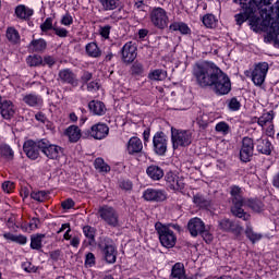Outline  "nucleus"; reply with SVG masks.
<instances>
[{
    "label": "nucleus",
    "mask_w": 279,
    "mask_h": 279,
    "mask_svg": "<svg viewBox=\"0 0 279 279\" xmlns=\"http://www.w3.org/2000/svg\"><path fill=\"white\" fill-rule=\"evenodd\" d=\"M196 122L199 125V128H202L203 130H206V128H208V116H205V114L198 116L196 119Z\"/></svg>",
    "instance_id": "obj_56"
},
{
    "label": "nucleus",
    "mask_w": 279,
    "mask_h": 279,
    "mask_svg": "<svg viewBox=\"0 0 279 279\" xmlns=\"http://www.w3.org/2000/svg\"><path fill=\"white\" fill-rule=\"evenodd\" d=\"M45 234L39 233L35 234L31 238V248L32 250H43V239H45Z\"/></svg>",
    "instance_id": "obj_40"
},
{
    "label": "nucleus",
    "mask_w": 279,
    "mask_h": 279,
    "mask_svg": "<svg viewBox=\"0 0 279 279\" xmlns=\"http://www.w3.org/2000/svg\"><path fill=\"white\" fill-rule=\"evenodd\" d=\"M245 234H246L247 239H250V241L253 243H256V242L260 241V239H263V235L254 232L252 227L246 228Z\"/></svg>",
    "instance_id": "obj_48"
},
{
    "label": "nucleus",
    "mask_w": 279,
    "mask_h": 279,
    "mask_svg": "<svg viewBox=\"0 0 279 279\" xmlns=\"http://www.w3.org/2000/svg\"><path fill=\"white\" fill-rule=\"evenodd\" d=\"M143 151V141L141 138L133 136L126 143V153L129 156H136Z\"/></svg>",
    "instance_id": "obj_21"
},
{
    "label": "nucleus",
    "mask_w": 279,
    "mask_h": 279,
    "mask_svg": "<svg viewBox=\"0 0 279 279\" xmlns=\"http://www.w3.org/2000/svg\"><path fill=\"white\" fill-rule=\"evenodd\" d=\"M60 23L65 27H71V25H73V16L71 15V13L68 12L62 15Z\"/></svg>",
    "instance_id": "obj_54"
},
{
    "label": "nucleus",
    "mask_w": 279,
    "mask_h": 279,
    "mask_svg": "<svg viewBox=\"0 0 279 279\" xmlns=\"http://www.w3.org/2000/svg\"><path fill=\"white\" fill-rule=\"evenodd\" d=\"M22 269L27 274H36L38 271V267H36L32 262L22 263Z\"/></svg>",
    "instance_id": "obj_53"
},
{
    "label": "nucleus",
    "mask_w": 279,
    "mask_h": 279,
    "mask_svg": "<svg viewBox=\"0 0 279 279\" xmlns=\"http://www.w3.org/2000/svg\"><path fill=\"white\" fill-rule=\"evenodd\" d=\"M15 15L17 19H21V21H29L32 16H34V9L25 4H20L15 8Z\"/></svg>",
    "instance_id": "obj_26"
},
{
    "label": "nucleus",
    "mask_w": 279,
    "mask_h": 279,
    "mask_svg": "<svg viewBox=\"0 0 279 279\" xmlns=\"http://www.w3.org/2000/svg\"><path fill=\"white\" fill-rule=\"evenodd\" d=\"M233 3H239L244 10L243 13L235 15L238 25H243L245 21H251L253 14H257L260 8L269 5V0H233Z\"/></svg>",
    "instance_id": "obj_3"
},
{
    "label": "nucleus",
    "mask_w": 279,
    "mask_h": 279,
    "mask_svg": "<svg viewBox=\"0 0 279 279\" xmlns=\"http://www.w3.org/2000/svg\"><path fill=\"white\" fill-rule=\"evenodd\" d=\"M23 149L29 160H38L40 151H43V140H27L23 145Z\"/></svg>",
    "instance_id": "obj_13"
},
{
    "label": "nucleus",
    "mask_w": 279,
    "mask_h": 279,
    "mask_svg": "<svg viewBox=\"0 0 279 279\" xmlns=\"http://www.w3.org/2000/svg\"><path fill=\"white\" fill-rule=\"evenodd\" d=\"M89 111L96 117H104L106 114V105L99 100H92L88 104Z\"/></svg>",
    "instance_id": "obj_29"
},
{
    "label": "nucleus",
    "mask_w": 279,
    "mask_h": 279,
    "mask_svg": "<svg viewBox=\"0 0 279 279\" xmlns=\"http://www.w3.org/2000/svg\"><path fill=\"white\" fill-rule=\"evenodd\" d=\"M26 62L28 66H40V64H43V57L38 54H33L27 57Z\"/></svg>",
    "instance_id": "obj_49"
},
{
    "label": "nucleus",
    "mask_w": 279,
    "mask_h": 279,
    "mask_svg": "<svg viewBox=\"0 0 279 279\" xmlns=\"http://www.w3.org/2000/svg\"><path fill=\"white\" fill-rule=\"evenodd\" d=\"M168 197L167 191L162 189L148 187L143 192V199L145 202L160 203L166 202Z\"/></svg>",
    "instance_id": "obj_14"
},
{
    "label": "nucleus",
    "mask_w": 279,
    "mask_h": 279,
    "mask_svg": "<svg viewBox=\"0 0 279 279\" xmlns=\"http://www.w3.org/2000/svg\"><path fill=\"white\" fill-rule=\"evenodd\" d=\"M246 205L252 208L254 213H263L265 210V204L258 199H248Z\"/></svg>",
    "instance_id": "obj_43"
},
{
    "label": "nucleus",
    "mask_w": 279,
    "mask_h": 279,
    "mask_svg": "<svg viewBox=\"0 0 279 279\" xmlns=\"http://www.w3.org/2000/svg\"><path fill=\"white\" fill-rule=\"evenodd\" d=\"M28 49H31L35 53H43L47 49V40L44 38L33 39L29 43Z\"/></svg>",
    "instance_id": "obj_31"
},
{
    "label": "nucleus",
    "mask_w": 279,
    "mask_h": 279,
    "mask_svg": "<svg viewBox=\"0 0 279 279\" xmlns=\"http://www.w3.org/2000/svg\"><path fill=\"white\" fill-rule=\"evenodd\" d=\"M169 29L171 32H180L183 36H189V34H191V27L184 22H173L170 24Z\"/></svg>",
    "instance_id": "obj_32"
},
{
    "label": "nucleus",
    "mask_w": 279,
    "mask_h": 279,
    "mask_svg": "<svg viewBox=\"0 0 279 279\" xmlns=\"http://www.w3.org/2000/svg\"><path fill=\"white\" fill-rule=\"evenodd\" d=\"M0 155L2 158H5V160H12L14 158V150H12V147L9 145H2L0 146Z\"/></svg>",
    "instance_id": "obj_46"
},
{
    "label": "nucleus",
    "mask_w": 279,
    "mask_h": 279,
    "mask_svg": "<svg viewBox=\"0 0 279 279\" xmlns=\"http://www.w3.org/2000/svg\"><path fill=\"white\" fill-rule=\"evenodd\" d=\"M272 16H275L277 21L271 23V29L268 34L272 40L279 43V0L276 2L275 7H272Z\"/></svg>",
    "instance_id": "obj_20"
},
{
    "label": "nucleus",
    "mask_w": 279,
    "mask_h": 279,
    "mask_svg": "<svg viewBox=\"0 0 279 279\" xmlns=\"http://www.w3.org/2000/svg\"><path fill=\"white\" fill-rule=\"evenodd\" d=\"M40 29L41 32H49V29H53V19L47 17L40 25Z\"/></svg>",
    "instance_id": "obj_55"
},
{
    "label": "nucleus",
    "mask_w": 279,
    "mask_h": 279,
    "mask_svg": "<svg viewBox=\"0 0 279 279\" xmlns=\"http://www.w3.org/2000/svg\"><path fill=\"white\" fill-rule=\"evenodd\" d=\"M192 73L199 88H209L218 96L228 95L232 90L230 76L213 62L196 63Z\"/></svg>",
    "instance_id": "obj_1"
},
{
    "label": "nucleus",
    "mask_w": 279,
    "mask_h": 279,
    "mask_svg": "<svg viewBox=\"0 0 279 279\" xmlns=\"http://www.w3.org/2000/svg\"><path fill=\"white\" fill-rule=\"evenodd\" d=\"M205 228L206 223H204L202 219L197 217L190 219L187 222V230L191 236L194 238L199 236L201 232H203Z\"/></svg>",
    "instance_id": "obj_19"
},
{
    "label": "nucleus",
    "mask_w": 279,
    "mask_h": 279,
    "mask_svg": "<svg viewBox=\"0 0 279 279\" xmlns=\"http://www.w3.org/2000/svg\"><path fill=\"white\" fill-rule=\"evenodd\" d=\"M23 101L31 108H40L43 106V97L36 94H27L23 96Z\"/></svg>",
    "instance_id": "obj_28"
},
{
    "label": "nucleus",
    "mask_w": 279,
    "mask_h": 279,
    "mask_svg": "<svg viewBox=\"0 0 279 279\" xmlns=\"http://www.w3.org/2000/svg\"><path fill=\"white\" fill-rule=\"evenodd\" d=\"M278 20L271 19L270 14H266V19L259 17L256 13H253L250 20V24L253 32H266L269 34L271 29V24L276 23Z\"/></svg>",
    "instance_id": "obj_9"
},
{
    "label": "nucleus",
    "mask_w": 279,
    "mask_h": 279,
    "mask_svg": "<svg viewBox=\"0 0 279 279\" xmlns=\"http://www.w3.org/2000/svg\"><path fill=\"white\" fill-rule=\"evenodd\" d=\"M252 156H254V140L251 137H244L240 149V160L242 162H250V160H252Z\"/></svg>",
    "instance_id": "obj_16"
},
{
    "label": "nucleus",
    "mask_w": 279,
    "mask_h": 279,
    "mask_svg": "<svg viewBox=\"0 0 279 279\" xmlns=\"http://www.w3.org/2000/svg\"><path fill=\"white\" fill-rule=\"evenodd\" d=\"M0 113L1 117H3L7 120H10L16 113V108L14 107V104L11 100L4 99L2 106L0 107Z\"/></svg>",
    "instance_id": "obj_24"
},
{
    "label": "nucleus",
    "mask_w": 279,
    "mask_h": 279,
    "mask_svg": "<svg viewBox=\"0 0 279 279\" xmlns=\"http://www.w3.org/2000/svg\"><path fill=\"white\" fill-rule=\"evenodd\" d=\"M202 22H203V25L207 27V29H215V27H217V23H219V21L217 20V16L210 13L204 15L202 19Z\"/></svg>",
    "instance_id": "obj_33"
},
{
    "label": "nucleus",
    "mask_w": 279,
    "mask_h": 279,
    "mask_svg": "<svg viewBox=\"0 0 279 279\" xmlns=\"http://www.w3.org/2000/svg\"><path fill=\"white\" fill-rule=\"evenodd\" d=\"M100 219L110 228H119V211L114 207L105 205L98 209Z\"/></svg>",
    "instance_id": "obj_7"
},
{
    "label": "nucleus",
    "mask_w": 279,
    "mask_h": 279,
    "mask_svg": "<svg viewBox=\"0 0 279 279\" xmlns=\"http://www.w3.org/2000/svg\"><path fill=\"white\" fill-rule=\"evenodd\" d=\"M96 258L95 254L87 253L85 255V267H95Z\"/></svg>",
    "instance_id": "obj_57"
},
{
    "label": "nucleus",
    "mask_w": 279,
    "mask_h": 279,
    "mask_svg": "<svg viewBox=\"0 0 279 279\" xmlns=\"http://www.w3.org/2000/svg\"><path fill=\"white\" fill-rule=\"evenodd\" d=\"M255 145L259 154H264L265 156H271L274 145L269 142L268 138H258Z\"/></svg>",
    "instance_id": "obj_25"
},
{
    "label": "nucleus",
    "mask_w": 279,
    "mask_h": 279,
    "mask_svg": "<svg viewBox=\"0 0 279 279\" xmlns=\"http://www.w3.org/2000/svg\"><path fill=\"white\" fill-rule=\"evenodd\" d=\"M93 80V73L85 71L81 76V82L84 85L88 84Z\"/></svg>",
    "instance_id": "obj_61"
},
{
    "label": "nucleus",
    "mask_w": 279,
    "mask_h": 279,
    "mask_svg": "<svg viewBox=\"0 0 279 279\" xmlns=\"http://www.w3.org/2000/svg\"><path fill=\"white\" fill-rule=\"evenodd\" d=\"M155 230L162 247L171 250V247H175V243H178V235L173 230L180 232L182 227H180L178 223L163 225L162 222H156Z\"/></svg>",
    "instance_id": "obj_2"
},
{
    "label": "nucleus",
    "mask_w": 279,
    "mask_h": 279,
    "mask_svg": "<svg viewBox=\"0 0 279 279\" xmlns=\"http://www.w3.org/2000/svg\"><path fill=\"white\" fill-rule=\"evenodd\" d=\"M148 80H153L154 82H162L167 80V71L165 70H154L148 74Z\"/></svg>",
    "instance_id": "obj_37"
},
{
    "label": "nucleus",
    "mask_w": 279,
    "mask_h": 279,
    "mask_svg": "<svg viewBox=\"0 0 279 279\" xmlns=\"http://www.w3.org/2000/svg\"><path fill=\"white\" fill-rule=\"evenodd\" d=\"M216 132L223 134V136L230 134V124L226 121L218 122L215 126Z\"/></svg>",
    "instance_id": "obj_47"
},
{
    "label": "nucleus",
    "mask_w": 279,
    "mask_h": 279,
    "mask_svg": "<svg viewBox=\"0 0 279 279\" xmlns=\"http://www.w3.org/2000/svg\"><path fill=\"white\" fill-rule=\"evenodd\" d=\"M146 173L148 178H150V180H154V181L162 180V178H165V170H162V168L156 165L149 166L146 169Z\"/></svg>",
    "instance_id": "obj_30"
},
{
    "label": "nucleus",
    "mask_w": 279,
    "mask_h": 279,
    "mask_svg": "<svg viewBox=\"0 0 279 279\" xmlns=\"http://www.w3.org/2000/svg\"><path fill=\"white\" fill-rule=\"evenodd\" d=\"M98 247L102 252L106 263L109 265H114V263H117L118 252L113 239L109 236L101 238Z\"/></svg>",
    "instance_id": "obj_4"
},
{
    "label": "nucleus",
    "mask_w": 279,
    "mask_h": 279,
    "mask_svg": "<svg viewBox=\"0 0 279 279\" xmlns=\"http://www.w3.org/2000/svg\"><path fill=\"white\" fill-rule=\"evenodd\" d=\"M2 191L4 193H12V191H14V182H12V181H4L2 183Z\"/></svg>",
    "instance_id": "obj_60"
},
{
    "label": "nucleus",
    "mask_w": 279,
    "mask_h": 279,
    "mask_svg": "<svg viewBox=\"0 0 279 279\" xmlns=\"http://www.w3.org/2000/svg\"><path fill=\"white\" fill-rule=\"evenodd\" d=\"M232 204L239 203V202H245V198H243V190L241 187L233 185L231 186L230 191Z\"/></svg>",
    "instance_id": "obj_35"
},
{
    "label": "nucleus",
    "mask_w": 279,
    "mask_h": 279,
    "mask_svg": "<svg viewBox=\"0 0 279 279\" xmlns=\"http://www.w3.org/2000/svg\"><path fill=\"white\" fill-rule=\"evenodd\" d=\"M58 82H61V84H69L72 88H77V86H80L77 74L72 72L71 69L60 70L58 73Z\"/></svg>",
    "instance_id": "obj_15"
},
{
    "label": "nucleus",
    "mask_w": 279,
    "mask_h": 279,
    "mask_svg": "<svg viewBox=\"0 0 279 279\" xmlns=\"http://www.w3.org/2000/svg\"><path fill=\"white\" fill-rule=\"evenodd\" d=\"M274 122V111H269L264 113L262 117L258 118V125L260 128H265V125H269Z\"/></svg>",
    "instance_id": "obj_42"
},
{
    "label": "nucleus",
    "mask_w": 279,
    "mask_h": 279,
    "mask_svg": "<svg viewBox=\"0 0 279 279\" xmlns=\"http://www.w3.org/2000/svg\"><path fill=\"white\" fill-rule=\"evenodd\" d=\"M43 66L47 65V66H53V64H56V58L51 57V56H46L43 59Z\"/></svg>",
    "instance_id": "obj_63"
},
{
    "label": "nucleus",
    "mask_w": 279,
    "mask_h": 279,
    "mask_svg": "<svg viewBox=\"0 0 279 279\" xmlns=\"http://www.w3.org/2000/svg\"><path fill=\"white\" fill-rule=\"evenodd\" d=\"M166 182L169 184L172 191H182L184 189V181L173 172H167Z\"/></svg>",
    "instance_id": "obj_22"
},
{
    "label": "nucleus",
    "mask_w": 279,
    "mask_h": 279,
    "mask_svg": "<svg viewBox=\"0 0 279 279\" xmlns=\"http://www.w3.org/2000/svg\"><path fill=\"white\" fill-rule=\"evenodd\" d=\"M268 72H269V63L259 62L255 64L251 74L253 84L255 86H263V84H265V80L267 77Z\"/></svg>",
    "instance_id": "obj_12"
},
{
    "label": "nucleus",
    "mask_w": 279,
    "mask_h": 279,
    "mask_svg": "<svg viewBox=\"0 0 279 279\" xmlns=\"http://www.w3.org/2000/svg\"><path fill=\"white\" fill-rule=\"evenodd\" d=\"M96 232H97V230L95 229V227H92V226H84L83 227V234L89 241V244L95 243Z\"/></svg>",
    "instance_id": "obj_44"
},
{
    "label": "nucleus",
    "mask_w": 279,
    "mask_h": 279,
    "mask_svg": "<svg viewBox=\"0 0 279 279\" xmlns=\"http://www.w3.org/2000/svg\"><path fill=\"white\" fill-rule=\"evenodd\" d=\"M168 147L169 137H167V134H165L162 131L155 133L153 137V151L157 156H165V154H167Z\"/></svg>",
    "instance_id": "obj_11"
},
{
    "label": "nucleus",
    "mask_w": 279,
    "mask_h": 279,
    "mask_svg": "<svg viewBox=\"0 0 279 279\" xmlns=\"http://www.w3.org/2000/svg\"><path fill=\"white\" fill-rule=\"evenodd\" d=\"M52 29L59 38H66V36H69V31L64 27H53Z\"/></svg>",
    "instance_id": "obj_58"
},
{
    "label": "nucleus",
    "mask_w": 279,
    "mask_h": 279,
    "mask_svg": "<svg viewBox=\"0 0 279 279\" xmlns=\"http://www.w3.org/2000/svg\"><path fill=\"white\" fill-rule=\"evenodd\" d=\"M99 89V83L97 81H92L87 84V90L89 93H97Z\"/></svg>",
    "instance_id": "obj_64"
},
{
    "label": "nucleus",
    "mask_w": 279,
    "mask_h": 279,
    "mask_svg": "<svg viewBox=\"0 0 279 279\" xmlns=\"http://www.w3.org/2000/svg\"><path fill=\"white\" fill-rule=\"evenodd\" d=\"M121 53H122V60L126 64H131V62L136 60V56H138L136 52V46L132 41L126 43L122 47Z\"/></svg>",
    "instance_id": "obj_18"
},
{
    "label": "nucleus",
    "mask_w": 279,
    "mask_h": 279,
    "mask_svg": "<svg viewBox=\"0 0 279 279\" xmlns=\"http://www.w3.org/2000/svg\"><path fill=\"white\" fill-rule=\"evenodd\" d=\"M95 169L99 171V173H109L110 167L102 158H96L94 161Z\"/></svg>",
    "instance_id": "obj_41"
},
{
    "label": "nucleus",
    "mask_w": 279,
    "mask_h": 279,
    "mask_svg": "<svg viewBox=\"0 0 279 279\" xmlns=\"http://www.w3.org/2000/svg\"><path fill=\"white\" fill-rule=\"evenodd\" d=\"M149 21L153 27H156L157 29H167V27H169V14L163 8H153L149 11Z\"/></svg>",
    "instance_id": "obj_6"
},
{
    "label": "nucleus",
    "mask_w": 279,
    "mask_h": 279,
    "mask_svg": "<svg viewBox=\"0 0 279 279\" xmlns=\"http://www.w3.org/2000/svg\"><path fill=\"white\" fill-rule=\"evenodd\" d=\"M218 228L219 230H222V232H231L235 236H239V234L243 232L241 226L228 218L218 221Z\"/></svg>",
    "instance_id": "obj_17"
},
{
    "label": "nucleus",
    "mask_w": 279,
    "mask_h": 279,
    "mask_svg": "<svg viewBox=\"0 0 279 279\" xmlns=\"http://www.w3.org/2000/svg\"><path fill=\"white\" fill-rule=\"evenodd\" d=\"M184 274V264L177 263L172 266L170 276L171 278L182 279L185 276Z\"/></svg>",
    "instance_id": "obj_39"
},
{
    "label": "nucleus",
    "mask_w": 279,
    "mask_h": 279,
    "mask_svg": "<svg viewBox=\"0 0 279 279\" xmlns=\"http://www.w3.org/2000/svg\"><path fill=\"white\" fill-rule=\"evenodd\" d=\"M85 51L89 58H99V56H101V50H99V46H97L95 43L87 44Z\"/></svg>",
    "instance_id": "obj_38"
},
{
    "label": "nucleus",
    "mask_w": 279,
    "mask_h": 279,
    "mask_svg": "<svg viewBox=\"0 0 279 279\" xmlns=\"http://www.w3.org/2000/svg\"><path fill=\"white\" fill-rule=\"evenodd\" d=\"M7 38L10 43H13V45H16V43L21 40V35L19 34V31H16L14 27H9L7 29Z\"/></svg>",
    "instance_id": "obj_45"
},
{
    "label": "nucleus",
    "mask_w": 279,
    "mask_h": 279,
    "mask_svg": "<svg viewBox=\"0 0 279 279\" xmlns=\"http://www.w3.org/2000/svg\"><path fill=\"white\" fill-rule=\"evenodd\" d=\"M41 154L48 158V160H60L64 156V148L58 144H51L49 140H41Z\"/></svg>",
    "instance_id": "obj_8"
},
{
    "label": "nucleus",
    "mask_w": 279,
    "mask_h": 279,
    "mask_svg": "<svg viewBox=\"0 0 279 279\" xmlns=\"http://www.w3.org/2000/svg\"><path fill=\"white\" fill-rule=\"evenodd\" d=\"M3 236L7 241H12L13 243H19V245H25L27 243V236H25L23 234L16 235L14 233L8 232V233H4Z\"/></svg>",
    "instance_id": "obj_34"
},
{
    "label": "nucleus",
    "mask_w": 279,
    "mask_h": 279,
    "mask_svg": "<svg viewBox=\"0 0 279 279\" xmlns=\"http://www.w3.org/2000/svg\"><path fill=\"white\" fill-rule=\"evenodd\" d=\"M198 235H201L204 239L205 243H213V235L210 231L206 230V228L203 229V232H201V234Z\"/></svg>",
    "instance_id": "obj_62"
},
{
    "label": "nucleus",
    "mask_w": 279,
    "mask_h": 279,
    "mask_svg": "<svg viewBox=\"0 0 279 279\" xmlns=\"http://www.w3.org/2000/svg\"><path fill=\"white\" fill-rule=\"evenodd\" d=\"M171 143L172 149H179V147H189V145L193 143V134L191 131L171 128Z\"/></svg>",
    "instance_id": "obj_5"
},
{
    "label": "nucleus",
    "mask_w": 279,
    "mask_h": 279,
    "mask_svg": "<svg viewBox=\"0 0 279 279\" xmlns=\"http://www.w3.org/2000/svg\"><path fill=\"white\" fill-rule=\"evenodd\" d=\"M231 206V213L234 217H238L239 219H243V221H250V214L245 213V209L243 207L245 204H247L245 201L232 203Z\"/></svg>",
    "instance_id": "obj_23"
},
{
    "label": "nucleus",
    "mask_w": 279,
    "mask_h": 279,
    "mask_svg": "<svg viewBox=\"0 0 279 279\" xmlns=\"http://www.w3.org/2000/svg\"><path fill=\"white\" fill-rule=\"evenodd\" d=\"M110 134V128L106 123H97L92 125L90 130L83 132V138H95V141H104Z\"/></svg>",
    "instance_id": "obj_10"
},
{
    "label": "nucleus",
    "mask_w": 279,
    "mask_h": 279,
    "mask_svg": "<svg viewBox=\"0 0 279 279\" xmlns=\"http://www.w3.org/2000/svg\"><path fill=\"white\" fill-rule=\"evenodd\" d=\"M228 108L229 110H232V112H236L238 110H241V100L239 98L233 97L228 101Z\"/></svg>",
    "instance_id": "obj_51"
},
{
    "label": "nucleus",
    "mask_w": 279,
    "mask_h": 279,
    "mask_svg": "<svg viewBox=\"0 0 279 279\" xmlns=\"http://www.w3.org/2000/svg\"><path fill=\"white\" fill-rule=\"evenodd\" d=\"M111 29H112V26L110 25L100 26L99 34L102 38H110Z\"/></svg>",
    "instance_id": "obj_59"
},
{
    "label": "nucleus",
    "mask_w": 279,
    "mask_h": 279,
    "mask_svg": "<svg viewBox=\"0 0 279 279\" xmlns=\"http://www.w3.org/2000/svg\"><path fill=\"white\" fill-rule=\"evenodd\" d=\"M31 197L35 202H45V199H47V192L46 191H33L31 193Z\"/></svg>",
    "instance_id": "obj_50"
},
{
    "label": "nucleus",
    "mask_w": 279,
    "mask_h": 279,
    "mask_svg": "<svg viewBox=\"0 0 279 279\" xmlns=\"http://www.w3.org/2000/svg\"><path fill=\"white\" fill-rule=\"evenodd\" d=\"M105 12H112L119 8V0H98Z\"/></svg>",
    "instance_id": "obj_36"
},
{
    "label": "nucleus",
    "mask_w": 279,
    "mask_h": 279,
    "mask_svg": "<svg viewBox=\"0 0 279 279\" xmlns=\"http://www.w3.org/2000/svg\"><path fill=\"white\" fill-rule=\"evenodd\" d=\"M64 135L68 136L70 143H77L84 133L82 134V130L77 125H70L65 131Z\"/></svg>",
    "instance_id": "obj_27"
},
{
    "label": "nucleus",
    "mask_w": 279,
    "mask_h": 279,
    "mask_svg": "<svg viewBox=\"0 0 279 279\" xmlns=\"http://www.w3.org/2000/svg\"><path fill=\"white\" fill-rule=\"evenodd\" d=\"M145 72V68H143L142 63L136 61L131 66V74L133 75H143Z\"/></svg>",
    "instance_id": "obj_52"
}]
</instances>
